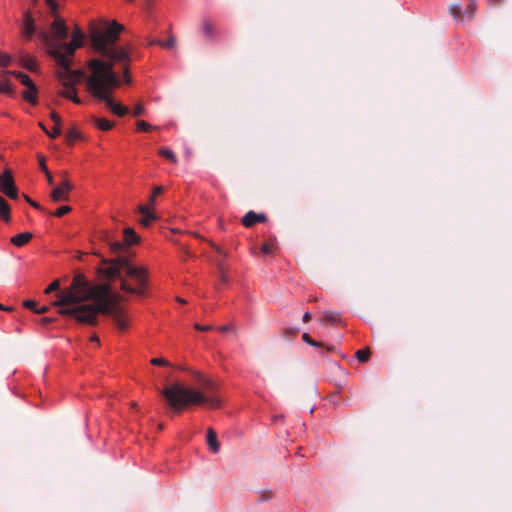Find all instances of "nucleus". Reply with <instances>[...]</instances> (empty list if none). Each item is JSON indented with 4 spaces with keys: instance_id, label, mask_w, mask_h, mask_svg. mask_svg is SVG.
Wrapping results in <instances>:
<instances>
[{
    "instance_id": "1",
    "label": "nucleus",
    "mask_w": 512,
    "mask_h": 512,
    "mask_svg": "<svg viewBox=\"0 0 512 512\" xmlns=\"http://www.w3.org/2000/svg\"><path fill=\"white\" fill-rule=\"evenodd\" d=\"M122 30L123 26L115 20L100 19L91 23L90 36L93 46L107 59H91L88 62L87 78V88L91 95L98 101L104 102L107 108L118 117L126 116L129 109L112 98L113 90L121 84V79L114 72L116 63L123 65L122 81L126 84L132 82L128 66L131 60V48L116 45Z\"/></svg>"
},
{
    "instance_id": "2",
    "label": "nucleus",
    "mask_w": 512,
    "mask_h": 512,
    "mask_svg": "<svg viewBox=\"0 0 512 512\" xmlns=\"http://www.w3.org/2000/svg\"><path fill=\"white\" fill-rule=\"evenodd\" d=\"M54 305L60 307L59 314L70 316L83 324L93 325L99 314L112 313L115 325L121 332L129 327L126 313L114 307L110 285H94L81 273L75 274L71 284L57 294Z\"/></svg>"
},
{
    "instance_id": "3",
    "label": "nucleus",
    "mask_w": 512,
    "mask_h": 512,
    "mask_svg": "<svg viewBox=\"0 0 512 512\" xmlns=\"http://www.w3.org/2000/svg\"><path fill=\"white\" fill-rule=\"evenodd\" d=\"M194 377L200 385L199 390L180 382H173L162 390V395L171 412L180 414L191 405H203L209 408L221 406L216 383L199 372H194Z\"/></svg>"
},
{
    "instance_id": "4",
    "label": "nucleus",
    "mask_w": 512,
    "mask_h": 512,
    "mask_svg": "<svg viewBox=\"0 0 512 512\" xmlns=\"http://www.w3.org/2000/svg\"><path fill=\"white\" fill-rule=\"evenodd\" d=\"M104 276L109 280L119 279L122 290L137 295H145L149 277L148 270L144 266L135 265L132 262L121 259L103 269Z\"/></svg>"
},
{
    "instance_id": "5",
    "label": "nucleus",
    "mask_w": 512,
    "mask_h": 512,
    "mask_svg": "<svg viewBox=\"0 0 512 512\" xmlns=\"http://www.w3.org/2000/svg\"><path fill=\"white\" fill-rule=\"evenodd\" d=\"M51 34L59 43H51L50 54L61 68L69 71L75 50L84 43V33L79 27H75L71 41L62 43L68 37V27L63 18L56 17L51 24Z\"/></svg>"
},
{
    "instance_id": "6",
    "label": "nucleus",
    "mask_w": 512,
    "mask_h": 512,
    "mask_svg": "<svg viewBox=\"0 0 512 512\" xmlns=\"http://www.w3.org/2000/svg\"><path fill=\"white\" fill-rule=\"evenodd\" d=\"M0 190L10 199L16 200L18 198V190L9 169H6L0 176Z\"/></svg>"
},
{
    "instance_id": "7",
    "label": "nucleus",
    "mask_w": 512,
    "mask_h": 512,
    "mask_svg": "<svg viewBox=\"0 0 512 512\" xmlns=\"http://www.w3.org/2000/svg\"><path fill=\"white\" fill-rule=\"evenodd\" d=\"M155 204H156V197L151 194V196L149 198V203L147 205L139 206V212L142 215L140 223L145 227L150 226L151 223L157 219V216L152 211Z\"/></svg>"
},
{
    "instance_id": "8",
    "label": "nucleus",
    "mask_w": 512,
    "mask_h": 512,
    "mask_svg": "<svg viewBox=\"0 0 512 512\" xmlns=\"http://www.w3.org/2000/svg\"><path fill=\"white\" fill-rule=\"evenodd\" d=\"M72 190L71 182L65 178L62 180L61 184L55 187L50 194L51 199L54 202L68 201L69 200V192Z\"/></svg>"
},
{
    "instance_id": "9",
    "label": "nucleus",
    "mask_w": 512,
    "mask_h": 512,
    "mask_svg": "<svg viewBox=\"0 0 512 512\" xmlns=\"http://www.w3.org/2000/svg\"><path fill=\"white\" fill-rule=\"evenodd\" d=\"M265 221H266V216L264 214H262V213L258 214V213H255L254 211L247 212L242 218V224L247 228L252 227L253 225H255L258 222H265Z\"/></svg>"
},
{
    "instance_id": "10",
    "label": "nucleus",
    "mask_w": 512,
    "mask_h": 512,
    "mask_svg": "<svg viewBox=\"0 0 512 512\" xmlns=\"http://www.w3.org/2000/svg\"><path fill=\"white\" fill-rule=\"evenodd\" d=\"M61 94L71 100L73 103L75 104H81V99L77 96V91H76V88L74 85L70 84V83H66L64 84L63 88H62V91H61Z\"/></svg>"
},
{
    "instance_id": "11",
    "label": "nucleus",
    "mask_w": 512,
    "mask_h": 512,
    "mask_svg": "<svg viewBox=\"0 0 512 512\" xmlns=\"http://www.w3.org/2000/svg\"><path fill=\"white\" fill-rule=\"evenodd\" d=\"M21 33L22 36L27 40L31 39V37L35 33V25L33 19L29 15L25 16L24 22L21 27Z\"/></svg>"
},
{
    "instance_id": "12",
    "label": "nucleus",
    "mask_w": 512,
    "mask_h": 512,
    "mask_svg": "<svg viewBox=\"0 0 512 512\" xmlns=\"http://www.w3.org/2000/svg\"><path fill=\"white\" fill-rule=\"evenodd\" d=\"M207 444L213 453H218L220 450V444L217 440V434L214 429L209 428L207 430Z\"/></svg>"
},
{
    "instance_id": "13",
    "label": "nucleus",
    "mask_w": 512,
    "mask_h": 512,
    "mask_svg": "<svg viewBox=\"0 0 512 512\" xmlns=\"http://www.w3.org/2000/svg\"><path fill=\"white\" fill-rule=\"evenodd\" d=\"M341 316L337 312L333 311H325L322 314V325L325 324H331V325H339L341 324Z\"/></svg>"
},
{
    "instance_id": "14",
    "label": "nucleus",
    "mask_w": 512,
    "mask_h": 512,
    "mask_svg": "<svg viewBox=\"0 0 512 512\" xmlns=\"http://www.w3.org/2000/svg\"><path fill=\"white\" fill-rule=\"evenodd\" d=\"M32 239L30 232L19 233L11 238V243L17 247L26 245Z\"/></svg>"
},
{
    "instance_id": "15",
    "label": "nucleus",
    "mask_w": 512,
    "mask_h": 512,
    "mask_svg": "<svg viewBox=\"0 0 512 512\" xmlns=\"http://www.w3.org/2000/svg\"><path fill=\"white\" fill-rule=\"evenodd\" d=\"M93 124L102 131H109L115 125L114 122L100 117H93Z\"/></svg>"
},
{
    "instance_id": "16",
    "label": "nucleus",
    "mask_w": 512,
    "mask_h": 512,
    "mask_svg": "<svg viewBox=\"0 0 512 512\" xmlns=\"http://www.w3.org/2000/svg\"><path fill=\"white\" fill-rule=\"evenodd\" d=\"M123 240L126 245H133L139 241V237L132 228H125L123 233Z\"/></svg>"
},
{
    "instance_id": "17",
    "label": "nucleus",
    "mask_w": 512,
    "mask_h": 512,
    "mask_svg": "<svg viewBox=\"0 0 512 512\" xmlns=\"http://www.w3.org/2000/svg\"><path fill=\"white\" fill-rule=\"evenodd\" d=\"M0 218L5 222L10 221V205L2 196H0Z\"/></svg>"
},
{
    "instance_id": "18",
    "label": "nucleus",
    "mask_w": 512,
    "mask_h": 512,
    "mask_svg": "<svg viewBox=\"0 0 512 512\" xmlns=\"http://www.w3.org/2000/svg\"><path fill=\"white\" fill-rule=\"evenodd\" d=\"M158 154H159V156L167 159L168 161H170V162H172L174 164H176L177 161H178L175 153L170 148H168V147H161V148H159Z\"/></svg>"
},
{
    "instance_id": "19",
    "label": "nucleus",
    "mask_w": 512,
    "mask_h": 512,
    "mask_svg": "<svg viewBox=\"0 0 512 512\" xmlns=\"http://www.w3.org/2000/svg\"><path fill=\"white\" fill-rule=\"evenodd\" d=\"M23 98L29 103L35 105L37 103V88L36 86L27 88L23 92Z\"/></svg>"
},
{
    "instance_id": "20",
    "label": "nucleus",
    "mask_w": 512,
    "mask_h": 512,
    "mask_svg": "<svg viewBox=\"0 0 512 512\" xmlns=\"http://www.w3.org/2000/svg\"><path fill=\"white\" fill-rule=\"evenodd\" d=\"M148 45H159L162 48L170 49L175 45V38L171 36L167 40L153 39L148 42Z\"/></svg>"
},
{
    "instance_id": "21",
    "label": "nucleus",
    "mask_w": 512,
    "mask_h": 512,
    "mask_svg": "<svg viewBox=\"0 0 512 512\" xmlns=\"http://www.w3.org/2000/svg\"><path fill=\"white\" fill-rule=\"evenodd\" d=\"M218 277H219V281L221 282L222 285L228 284V282H229L228 271H227L225 265L222 263H220L218 265Z\"/></svg>"
},
{
    "instance_id": "22",
    "label": "nucleus",
    "mask_w": 512,
    "mask_h": 512,
    "mask_svg": "<svg viewBox=\"0 0 512 512\" xmlns=\"http://www.w3.org/2000/svg\"><path fill=\"white\" fill-rule=\"evenodd\" d=\"M16 78L19 80V82L21 84H23L27 88L35 86L31 77L29 75H27L26 73L18 72V73H16Z\"/></svg>"
},
{
    "instance_id": "23",
    "label": "nucleus",
    "mask_w": 512,
    "mask_h": 512,
    "mask_svg": "<svg viewBox=\"0 0 512 512\" xmlns=\"http://www.w3.org/2000/svg\"><path fill=\"white\" fill-rule=\"evenodd\" d=\"M202 32L205 37L212 39L214 37V27L211 22L205 19L202 23Z\"/></svg>"
},
{
    "instance_id": "24",
    "label": "nucleus",
    "mask_w": 512,
    "mask_h": 512,
    "mask_svg": "<svg viewBox=\"0 0 512 512\" xmlns=\"http://www.w3.org/2000/svg\"><path fill=\"white\" fill-rule=\"evenodd\" d=\"M370 355H371V352H370L369 348H365V349L358 350L355 354V357L359 362L365 363L369 360Z\"/></svg>"
},
{
    "instance_id": "25",
    "label": "nucleus",
    "mask_w": 512,
    "mask_h": 512,
    "mask_svg": "<svg viewBox=\"0 0 512 512\" xmlns=\"http://www.w3.org/2000/svg\"><path fill=\"white\" fill-rule=\"evenodd\" d=\"M136 126H137V130L138 131H142V132H149L151 130H156L158 129L157 126H153L151 125L150 123L144 121V120H138L137 123H136Z\"/></svg>"
},
{
    "instance_id": "26",
    "label": "nucleus",
    "mask_w": 512,
    "mask_h": 512,
    "mask_svg": "<svg viewBox=\"0 0 512 512\" xmlns=\"http://www.w3.org/2000/svg\"><path fill=\"white\" fill-rule=\"evenodd\" d=\"M275 249V243L273 241L265 242L261 246V252L264 255H271L274 252Z\"/></svg>"
},
{
    "instance_id": "27",
    "label": "nucleus",
    "mask_w": 512,
    "mask_h": 512,
    "mask_svg": "<svg viewBox=\"0 0 512 512\" xmlns=\"http://www.w3.org/2000/svg\"><path fill=\"white\" fill-rule=\"evenodd\" d=\"M450 14L454 19L458 20L461 18V5L460 4H452L449 6Z\"/></svg>"
},
{
    "instance_id": "28",
    "label": "nucleus",
    "mask_w": 512,
    "mask_h": 512,
    "mask_svg": "<svg viewBox=\"0 0 512 512\" xmlns=\"http://www.w3.org/2000/svg\"><path fill=\"white\" fill-rule=\"evenodd\" d=\"M476 9H477V3H476V0H470L468 5H467V8H466V11H465V14L468 16V18H472L473 15L475 14L476 12Z\"/></svg>"
},
{
    "instance_id": "29",
    "label": "nucleus",
    "mask_w": 512,
    "mask_h": 512,
    "mask_svg": "<svg viewBox=\"0 0 512 512\" xmlns=\"http://www.w3.org/2000/svg\"><path fill=\"white\" fill-rule=\"evenodd\" d=\"M11 61H12L11 56L0 50V66L8 67L11 64Z\"/></svg>"
},
{
    "instance_id": "30",
    "label": "nucleus",
    "mask_w": 512,
    "mask_h": 512,
    "mask_svg": "<svg viewBox=\"0 0 512 512\" xmlns=\"http://www.w3.org/2000/svg\"><path fill=\"white\" fill-rule=\"evenodd\" d=\"M70 211H71V207L68 205H64V206L59 207L55 212L52 213V215L60 218L64 215H66L67 213H69Z\"/></svg>"
},
{
    "instance_id": "31",
    "label": "nucleus",
    "mask_w": 512,
    "mask_h": 512,
    "mask_svg": "<svg viewBox=\"0 0 512 512\" xmlns=\"http://www.w3.org/2000/svg\"><path fill=\"white\" fill-rule=\"evenodd\" d=\"M302 340L313 347H320V342L313 340L308 333L302 334Z\"/></svg>"
},
{
    "instance_id": "32",
    "label": "nucleus",
    "mask_w": 512,
    "mask_h": 512,
    "mask_svg": "<svg viewBox=\"0 0 512 512\" xmlns=\"http://www.w3.org/2000/svg\"><path fill=\"white\" fill-rule=\"evenodd\" d=\"M42 128L51 138H56L61 133L60 125H54L51 132L47 131L43 126Z\"/></svg>"
},
{
    "instance_id": "33",
    "label": "nucleus",
    "mask_w": 512,
    "mask_h": 512,
    "mask_svg": "<svg viewBox=\"0 0 512 512\" xmlns=\"http://www.w3.org/2000/svg\"><path fill=\"white\" fill-rule=\"evenodd\" d=\"M60 287V282L59 280H54L53 282L50 283V285L45 289V294H50L54 291H57Z\"/></svg>"
},
{
    "instance_id": "34",
    "label": "nucleus",
    "mask_w": 512,
    "mask_h": 512,
    "mask_svg": "<svg viewBox=\"0 0 512 512\" xmlns=\"http://www.w3.org/2000/svg\"><path fill=\"white\" fill-rule=\"evenodd\" d=\"M151 364L155 366H170V363L163 358H153L151 359Z\"/></svg>"
},
{
    "instance_id": "35",
    "label": "nucleus",
    "mask_w": 512,
    "mask_h": 512,
    "mask_svg": "<svg viewBox=\"0 0 512 512\" xmlns=\"http://www.w3.org/2000/svg\"><path fill=\"white\" fill-rule=\"evenodd\" d=\"M194 328L197 331H202V332L211 331L214 329V327L212 325H201L199 323L194 324Z\"/></svg>"
},
{
    "instance_id": "36",
    "label": "nucleus",
    "mask_w": 512,
    "mask_h": 512,
    "mask_svg": "<svg viewBox=\"0 0 512 512\" xmlns=\"http://www.w3.org/2000/svg\"><path fill=\"white\" fill-rule=\"evenodd\" d=\"M144 113H145V108L141 103L137 104L134 107V110H133L134 116H141V115H144Z\"/></svg>"
},
{
    "instance_id": "37",
    "label": "nucleus",
    "mask_w": 512,
    "mask_h": 512,
    "mask_svg": "<svg viewBox=\"0 0 512 512\" xmlns=\"http://www.w3.org/2000/svg\"><path fill=\"white\" fill-rule=\"evenodd\" d=\"M24 306L26 308H29V309H31V310H33L35 312V310L37 308V303L34 300H26L24 302Z\"/></svg>"
},
{
    "instance_id": "38",
    "label": "nucleus",
    "mask_w": 512,
    "mask_h": 512,
    "mask_svg": "<svg viewBox=\"0 0 512 512\" xmlns=\"http://www.w3.org/2000/svg\"><path fill=\"white\" fill-rule=\"evenodd\" d=\"M299 333V329L298 328H287L286 331H285V335L287 337H292V336H295Z\"/></svg>"
},
{
    "instance_id": "39",
    "label": "nucleus",
    "mask_w": 512,
    "mask_h": 512,
    "mask_svg": "<svg viewBox=\"0 0 512 512\" xmlns=\"http://www.w3.org/2000/svg\"><path fill=\"white\" fill-rule=\"evenodd\" d=\"M217 330L220 333H226V332H229V331H233L234 327L232 325H223V326L218 327Z\"/></svg>"
},
{
    "instance_id": "40",
    "label": "nucleus",
    "mask_w": 512,
    "mask_h": 512,
    "mask_svg": "<svg viewBox=\"0 0 512 512\" xmlns=\"http://www.w3.org/2000/svg\"><path fill=\"white\" fill-rule=\"evenodd\" d=\"M51 119L53 120L55 125H60L61 124V118H60V116L56 112H52L51 113Z\"/></svg>"
},
{
    "instance_id": "41",
    "label": "nucleus",
    "mask_w": 512,
    "mask_h": 512,
    "mask_svg": "<svg viewBox=\"0 0 512 512\" xmlns=\"http://www.w3.org/2000/svg\"><path fill=\"white\" fill-rule=\"evenodd\" d=\"M164 192V188L162 186H155L152 192V195L157 197L158 195L162 194Z\"/></svg>"
},
{
    "instance_id": "42",
    "label": "nucleus",
    "mask_w": 512,
    "mask_h": 512,
    "mask_svg": "<svg viewBox=\"0 0 512 512\" xmlns=\"http://www.w3.org/2000/svg\"><path fill=\"white\" fill-rule=\"evenodd\" d=\"M35 65H36L35 60H34L33 58L29 57V58L27 59V62H26V66H27V68H29L30 70H33V69H34V67H35Z\"/></svg>"
},
{
    "instance_id": "43",
    "label": "nucleus",
    "mask_w": 512,
    "mask_h": 512,
    "mask_svg": "<svg viewBox=\"0 0 512 512\" xmlns=\"http://www.w3.org/2000/svg\"><path fill=\"white\" fill-rule=\"evenodd\" d=\"M45 174H46L48 183L50 185H52L53 184V177H52L51 173L49 172L48 168H45Z\"/></svg>"
},
{
    "instance_id": "44",
    "label": "nucleus",
    "mask_w": 512,
    "mask_h": 512,
    "mask_svg": "<svg viewBox=\"0 0 512 512\" xmlns=\"http://www.w3.org/2000/svg\"><path fill=\"white\" fill-rule=\"evenodd\" d=\"M48 310V308L46 306H42L41 308H36L35 312L38 313V314H43L45 313L46 311Z\"/></svg>"
},
{
    "instance_id": "45",
    "label": "nucleus",
    "mask_w": 512,
    "mask_h": 512,
    "mask_svg": "<svg viewBox=\"0 0 512 512\" xmlns=\"http://www.w3.org/2000/svg\"><path fill=\"white\" fill-rule=\"evenodd\" d=\"M302 319L304 322H308L311 319V314L309 312L304 313Z\"/></svg>"
},
{
    "instance_id": "46",
    "label": "nucleus",
    "mask_w": 512,
    "mask_h": 512,
    "mask_svg": "<svg viewBox=\"0 0 512 512\" xmlns=\"http://www.w3.org/2000/svg\"><path fill=\"white\" fill-rule=\"evenodd\" d=\"M40 167L45 172V168H47L45 161L43 159L40 160Z\"/></svg>"
},
{
    "instance_id": "47",
    "label": "nucleus",
    "mask_w": 512,
    "mask_h": 512,
    "mask_svg": "<svg viewBox=\"0 0 512 512\" xmlns=\"http://www.w3.org/2000/svg\"><path fill=\"white\" fill-rule=\"evenodd\" d=\"M30 204L36 208V209H40V205L37 203V202H34V201H30Z\"/></svg>"
},
{
    "instance_id": "48",
    "label": "nucleus",
    "mask_w": 512,
    "mask_h": 512,
    "mask_svg": "<svg viewBox=\"0 0 512 512\" xmlns=\"http://www.w3.org/2000/svg\"><path fill=\"white\" fill-rule=\"evenodd\" d=\"M43 321L46 322V323H49V322H51V319L48 318V317H45V318H43Z\"/></svg>"
},
{
    "instance_id": "49",
    "label": "nucleus",
    "mask_w": 512,
    "mask_h": 512,
    "mask_svg": "<svg viewBox=\"0 0 512 512\" xmlns=\"http://www.w3.org/2000/svg\"><path fill=\"white\" fill-rule=\"evenodd\" d=\"M498 1H499V0H488V2H489L491 5H493V4H495V3H497Z\"/></svg>"
},
{
    "instance_id": "50",
    "label": "nucleus",
    "mask_w": 512,
    "mask_h": 512,
    "mask_svg": "<svg viewBox=\"0 0 512 512\" xmlns=\"http://www.w3.org/2000/svg\"><path fill=\"white\" fill-rule=\"evenodd\" d=\"M91 340L98 342V337L94 335V336L91 337Z\"/></svg>"
},
{
    "instance_id": "51",
    "label": "nucleus",
    "mask_w": 512,
    "mask_h": 512,
    "mask_svg": "<svg viewBox=\"0 0 512 512\" xmlns=\"http://www.w3.org/2000/svg\"><path fill=\"white\" fill-rule=\"evenodd\" d=\"M178 302L184 303L185 301L183 299L178 298Z\"/></svg>"
},
{
    "instance_id": "52",
    "label": "nucleus",
    "mask_w": 512,
    "mask_h": 512,
    "mask_svg": "<svg viewBox=\"0 0 512 512\" xmlns=\"http://www.w3.org/2000/svg\"><path fill=\"white\" fill-rule=\"evenodd\" d=\"M0 309H1V310H4V309H5V308H4V306H3L2 304H0Z\"/></svg>"
},
{
    "instance_id": "53",
    "label": "nucleus",
    "mask_w": 512,
    "mask_h": 512,
    "mask_svg": "<svg viewBox=\"0 0 512 512\" xmlns=\"http://www.w3.org/2000/svg\"><path fill=\"white\" fill-rule=\"evenodd\" d=\"M115 246H116L117 248H119V247H120V244H119V243H115Z\"/></svg>"
}]
</instances>
